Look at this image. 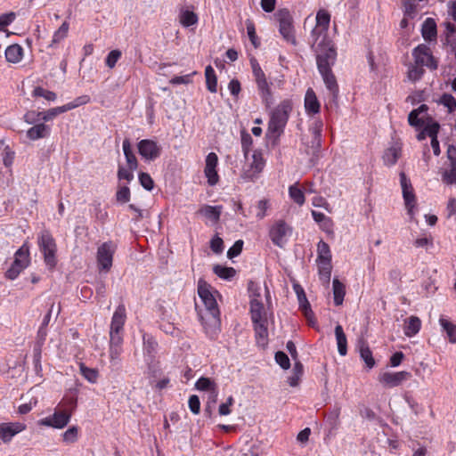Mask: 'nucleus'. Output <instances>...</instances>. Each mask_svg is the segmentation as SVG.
<instances>
[{"instance_id": "24", "label": "nucleus", "mask_w": 456, "mask_h": 456, "mask_svg": "<svg viewBox=\"0 0 456 456\" xmlns=\"http://www.w3.org/2000/svg\"><path fill=\"white\" fill-rule=\"evenodd\" d=\"M402 153V147L399 143H395L392 146H390L387 151H385L383 155V160L384 163L387 166H393L396 163L398 159L401 157Z\"/></svg>"}, {"instance_id": "48", "label": "nucleus", "mask_w": 456, "mask_h": 456, "mask_svg": "<svg viewBox=\"0 0 456 456\" xmlns=\"http://www.w3.org/2000/svg\"><path fill=\"white\" fill-rule=\"evenodd\" d=\"M439 103L446 107L449 112H452L456 109V100L449 94H444L439 100Z\"/></svg>"}, {"instance_id": "12", "label": "nucleus", "mask_w": 456, "mask_h": 456, "mask_svg": "<svg viewBox=\"0 0 456 456\" xmlns=\"http://www.w3.org/2000/svg\"><path fill=\"white\" fill-rule=\"evenodd\" d=\"M411 377V373L406 370L389 372L385 371L379 375V383L385 387H395L401 386Z\"/></svg>"}, {"instance_id": "32", "label": "nucleus", "mask_w": 456, "mask_h": 456, "mask_svg": "<svg viewBox=\"0 0 456 456\" xmlns=\"http://www.w3.org/2000/svg\"><path fill=\"white\" fill-rule=\"evenodd\" d=\"M335 336H336L338 354L340 355L344 356L347 353V340H346V334H345L341 325H337L335 327Z\"/></svg>"}, {"instance_id": "34", "label": "nucleus", "mask_w": 456, "mask_h": 456, "mask_svg": "<svg viewBox=\"0 0 456 456\" xmlns=\"http://www.w3.org/2000/svg\"><path fill=\"white\" fill-rule=\"evenodd\" d=\"M195 387L200 391H212L213 394V402L215 403L216 400L217 393L216 391L215 383L208 378L201 377L195 383Z\"/></svg>"}, {"instance_id": "15", "label": "nucleus", "mask_w": 456, "mask_h": 456, "mask_svg": "<svg viewBox=\"0 0 456 456\" xmlns=\"http://www.w3.org/2000/svg\"><path fill=\"white\" fill-rule=\"evenodd\" d=\"M412 55L415 59V63L420 66H426L431 69L437 68V63L434 59L430 49L426 45H419L414 48Z\"/></svg>"}, {"instance_id": "45", "label": "nucleus", "mask_w": 456, "mask_h": 456, "mask_svg": "<svg viewBox=\"0 0 456 456\" xmlns=\"http://www.w3.org/2000/svg\"><path fill=\"white\" fill-rule=\"evenodd\" d=\"M64 112H66L64 105L59 106L42 112L41 118L43 121L47 122L53 120L55 117Z\"/></svg>"}, {"instance_id": "18", "label": "nucleus", "mask_w": 456, "mask_h": 456, "mask_svg": "<svg viewBox=\"0 0 456 456\" xmlns=\"http://www.w3.org/2000/svg\"><path fill=\"white\" fill-rule=\"evenodd\" d=\"M400 180L405 207L407 208L408 215L410 216L411 219H412L414 215L413 208L415 206V195L413 193V189L410 180L407 179L406 175L403 173H401Z\"/></svg>"}, {"instance_id": "44", "label": "nucleus", "mask_w": 456, "mask_h": 456, "mask_svg": "<svg viewBox=\"0 0 456 456\" xmlns=\"http://www.w3.org/2000/svg\"><path fill=\"white\" fill-rule=\"evenodd\" d=\"M80 372L90 383H95L97 381L98 371L95 369L88 368L85 364L81 363Z\"/></svg>"}, {"instance_id": "46", "label": "nucleus", "mask_w": 456, "mask_h": 456, "mask_svg": "<svg viewBox=\"0 0 456 456\" xmlns=\"http://www.w3.org/2000/svg\"><path fill=\"white\" fill-rule=\"evenodd\" d=\"M77 437H78V429L75 426L70 427L62 434V440L66 444H73V443L77 442Z\"/></svg>"}, {"instance_id": "2", "label": "nucleus", "mask_w": 456, "mask_h": 456, "mask_svg": "<svg viewBox=\"0 0 456 456\" xmlns=\"http://www.w3.org/2000/svg\"><path fill=\"white\" fill-rule=\"evenodd\" d=\"M327 50L315 52L317 68L327 89L336 97L338 92V86L332 73L331 67L336 61L337 52L335 48H329Z\"/></svg>"}, {"instance_id": "47", "label": "nucleus", "mask_w": 456, "mask_h": 456, "mask_svg": "<svg viewBox=\"0 0 456 456\" xmlns=\"http://www.w3.org/2000/svg\"><path fill=\"white\" fill-rule=\"evenodd\" d=\"M33 96L36 97H43L47 101L53 102L56 100V94L44 89L43 87L37 86L33 90Z\"/></svg>"}, {"instance_id": "59", "label": "nucleus", "mask_w": 456, "mask_h": 456, "mask_svg": "<svg viewBox=\"0 0 456 456\" xmlns=\"http://www.w3.org/2000/svg\"><path fill=\"white\" fill-rule=\"evenodd\" d=\"M41 118H42V112H37V111H35V110L28 111L24 115L25 122L29 124V125L35 124V123H37L38 121H41L42 120Z\"/></svg>"}, {"instance_id": "63", "label": "nucleus", "mask_w": 456, "mask_h": 456, "mask_svg": "<svg viewBox=\"0 0 456 456\" xmlns=\"http://www.w3.org/2000/svg\"><path fill=\"white\" fill-rule=\"evenodd\" d=\"M322 126L323 123L321 120H315L309 129L311 135L315 138H321Z\"/></svg>"}, {"instance_id": "37", "label": "nucleus", "mask_w": 456, "mask_h": 456, "mask_svg": "<svg viewBox=\"0 0 456 456\" xmlns=\"http://www.w3.org/2000/svg\"><path fill=\"white\" fill-rule=\"evenodd\" d=\"M205 77H206L207 88L211 93H216L217 90V78L215 74L214 69L210 65L206 67Z\"/></svg>"}, {"instance_id": "14", "label": "nucleus", "mask_w": 456, "mask_h": 456, "mask_svg": "<svg viewBox=\"0 0 456 456\" xmlns=\"http://www.w3.org/2000/svg\"><path fill=\"white\" fill-rule=\"evenodd\" d=\"M138 152L145 160H154L161 154V146L151 139H142L137 143Z\"/></svg>"}, {"instance_id": "27", "label": "nucleus", "mask_w": 456, "mask_h": 456, "mask_svg": "<svg viewBox=\"0 0 456 456\" xmlns=\"http://www.w3.org/2000/svg\"><path fill=\"white\" fill-rule=\"evenodd\" d=\"M317 262L318 265H331V253L330 249V246L324 242L323 240H321L318 243L317 246Z\"/></svg>"}, {"instance_id": "6", "label": "nucleus", "mask_w": 456, "mask_h": 456, "mask_svg": "<svg viewBox=\"0 0 456 456\" xmlns=\"http://www.w3.org/2000/svg\"><path fill=\"white\" fill-rule=\"evenodd\" d=\"M248 290L251 297L250 314L252 322H256L267 321L265 309L260 300L262 297V289L260 287H256L254 282L250 281L248 284Z\"/></svg>"}, {"instance_id": "43", "label": "nucleus", "mask_w": 456, "mask_h": 456, "mask_svg": "<svg viewBox=\"0 0 456 456\" xmlns=\"http://www.w3.org/2000/svg\"><path fill=\"white\" fill-rule=\"evenodd\" d=\"M331 265H318L319 277L322 282L328 286L331 276Z\"/></svg>"}, {"instance_id": "10", "label": "nucleus", "mask_w": 456, "mask_h": 456, "mask_svg": "<svg viewBox=\"0 0 456 456\" xmlns=\"http://www.w3.org/2000/svg\"><path fill=\"white\" fill-rule=\"evenodd\" d=\"M38 244L44 254L46 265L51 267L54 266L56 245L52 235L48 232H43L39 237Z\"/></svg>"}, {"instance_id": "56", "label": "nucleus", "mask_w": 456, "mask_h": 456, "mask_svg": "<svg viewBox=\"0 0 456 456\" xmlns=\"http://www.w3.org/2000/svg\"><path fill=\"white\" fill-rule=\"evenodd\" d=\"M447 218L456 223V199L451 198L446 206Z\"/></svg>"}, {"instance_id": "36", "label": "nucleus", "mask_w": 456, "mask_h": 456, "mask_svg": "<svg viewBox=\"0 0 456 456\" xmlns=\"http://www.w3.org/2000/svg\"><path fill=\"white\" fill-rule=\"evenodd\" d=\"M199 213L214 222H217L221 215V207L205 205L199 210Z\"/></svg>"}, {"instance_id": "13", "label": "nucleus", "mask_w": 456, "mask_h": 456, "mask_svg": "<svg viewBox=\"0 0 456 456\" xmlns=\"http://www.w3.org/2000/svg\"><path fill=\"white\" fill-rule=\"evenodd\" d=\"M265 164L263 154L260 151H254L252 154V162L249 164L248 167L244 168L241 178L248 181H254L263 171Z\"/></svg>"}, {"instance_id": "39", "label": "nucleus", "mask_w": 456, "mask_h": 456, "mask_svg": "<svg viewBox=\"0 0 456 456\" xmlns=\"http://www.w3.org/2000/svg\"><path fill=\"white\" fill-rule=\"evenodd\" d=\"M213 271H214L215 274H216L219 278H222L224 280L232 279L236 273V271L234 268L222 266L219 265H215L213 268Z\"/></svg>"}, {"instance_id": "57", "label": "nucleus", "mask_w": 456, "mask_h": 456, "mask_svg": "<svg viewBox=\"0 0 456 456\" xmlns=\"http://www.w3.org/2000/svg\"><path fill=\"white\" fill-rule=\"evenodd\" d=\"M408 121L411 126L415 127H420L424 125L423 118H419V114L414 110L410 112Z\"/></svg>"}, {"instance_id": "5", "label": "nucleus", "mask_w": 456, "mask_h": 456, "mask_svg": "<svg viewBox=\"0 0 456 456\" xmlns=\"http://www.w3.org/2000/svg\"><path fill=\"white\" fill-rule=\"evenodd\" d=\"M126 320V308L123 305H120L113 314L110 327V338L113 344L118 345L123 343V331Z\"/></svg>"}, {"instance_id": "50", "label": "nucleus", "mask_w": 456, "mask_h": 456, "mask_svg": "<svg viewBox=\"0 0 456 456\" xmlns=\"http://www.w3.org/2000/svg\"><path fill=\"white\" fill-rule=\"evenodd\" d=\"M247 32L251 41L252 45L256 48L259 45V42L257 41V37L256 34V28L254 23L250 20H247L246 21Z\"/></svg>"}, {"instance_id": "55", "label": "nucleus", "mask_w": 456, "mask_h": 456, "mask_svg": "<svg viewBox=\"0 0 456 456\" xmlns=\"http://www.w3.org/2000/svg\"><path fill=\"white\" fill-rule=\"evenodd\" d=\"M275 362L284 370H288L290 367L289 359L282 351H278L275 354Z\"/></svg>"}, {"instance_id": "31", "label": "nucleus", "mask_w": 456, "mask_h": 456, "mask_svg": "<svg viewBox=\"0 0 456 456\" xmlns=\"http://www.w3.org/2000/svg\"><path fill=\"white\" fill-rule=\"evenodd\" d=\"M23 49L19 45H12L5 50V58L8 62L18 63L22 59Z\"/></svg>"}, {"instance_id": "33", "label": "nucleus", "mask_w": 456, "mask_h": 456, "mask_svg": "<svg viewBox=\"0 0 456 456\" xmlns=\"http://www.w3.org/2000/svg\"><path fill=\"white\" fill-rule=\"evenodd\" d=\"M333 297L336 305H341L346 295V287L339 281L338 279L334 278L332 281Z\"/></svg>"}, {"instance_id": "23", "label": "nucleus", "mask_w": 456, "mask_h": 456, "mask_svg": "<svg viewBox=\"0 0 456 456\" xmlns=\"http://www.w3.org/2000/svg\"><path fill=\"white\" fill-rule=\"evenodd\" d=\"M421 321L419 317L411 315L404 322L403 332L408 338L415 336L420 330Z\"/></svg>"}, {"instance_id": "53", "label": "nucleus", "mask_w": 456, "mask_h": 456, "mask_svg": "<svg viewBox=\"0 0 456 456\" xmlns=\"http://www.w3.org/2000/svg\"><path fill=\"white\" fill-rule=\"evenodd\" d=\"M139 181L141 185L147 191H151L154 187V182L151 175L147 173H140Z\"/></svg>"}, {"instance_id": "16", "label": "nucleus", "mask_w": 456, "mask_h": 456, "mask_svg": "<svg viewBox=\"0 0 456 456\" xmlns=\"http://www.w3.org/2000/svg\"><path fill=\"white\" fill-rule=\"evenodd\" d=\"M290 232V227L283 220H279L271 227L269 235L274 245L282 248L286 242V237Z\"/></svg>"}, {"instance_id": "4", "label": "nucleus", "mask_w": 456, "mask_h": 456, "mask_svg": "<svg viewBox=\"0 0 456 456\" xmlns=\"http://www.w3.org/2000/svg\"><path fill=\"white\" fill-rule=\"evenodd\" d=\"M30 263L29 247L25 242L14 254V260L11 267L6 271L5 276L10 280L16 279Z\"/></svg>"}, {"instance_id": "30", "label": "nucleus", "mask_w": 456, "mask_h": 456, "mask_svg": "<svg viewBox=\"0 0 456 456\" xmlns=\"http://www.w3.org/2000/svg\"><path fill=\"white\" fill-rule=\"evenodd\" d=\"M253 324L257 343L263 346H265L268 336L267 321L256 322Z\"/></svg>"}, {"instance_id": "49", "label": "nucleus", "mask_w": 456, "mask_h": 456, "mask_svg": "<svg viewBox=\"0 0 456 456\" xmlns=\"http://www.w3.org/2000/svg\"><path fill=\"white\" fill-rule=\"evenodd\" d=\"M90 102V97L88 95H82L76 98L73 102H69L64 105L66 111L73 110L81 105L86 104Z\"/></svg>"}, {"instance_id": "7", "label": "nucleus", "mask_w": 456, "mask_h": 456, "mask_svg": "<svg viewBox=\"0 0 456 456\" xmlns=\"http://www.w3.org/2000/svg\"><path fill=\"white\" fill-rule=\"evenodd\" d=\"M198 295L207 312L213 318H217L219 316V309L216 297L211 291V286L203 280H200L198 282Z\"/></svg>"}, {"instance_id": "52", "label": "nucleus", "mask_w": 456, "mask_h": 456, "mask_svg": "<svg viewBox=\"0 0 456 456\" xmlns=\"http://www.w3.org/2000/svg\"><path fill=\"white\" fill-rule=\"evenodd\" d=\"M423 69L422 66L414 64L409 68L408 70V77L410 80L416 81L419 79L423 75Z\"/></svg>"}, {"instance_id": "19", "label": "nucleus", "mask_w": 456, "mask_h": 456, "mask_svg": "<svg viewBox=\"0 0 456 456\" xmlns=\"http://www.w3.org/2000/svg\"><path fill=\"white\" fill-rule=\"evenodd\" d=\"M205 162L204 174L208 178V183L210 186H214L219 181V176L216 171L218 157L215 152H210L207 155Z\"/></svg>"}, {"instance_id": "58", "label": "nucleus", "mask_w": 456, "mask_h": 456, "mask_svg": "<svg viewBox=\"0 0 456 456\" xmlns=\"http://www.w3.org/2000/svg\"><path fill=\"white\" fill-rule=\"evenodd\" d=\"M120 56L121 52L119 50H112L106 58V65L110 69L114 68Z\"/></svg>"}, {"instance_id": "60", "label": "nucleus", "mask_w": 456, "mask_h": 456, "mask_svg": "<svg viewBox=\"0 0 456 456\" xmlns=\"http://www.w3.org/2000/svg\"><path fill=\"white\" fill-rule=\"evenodd\" d=\"M189 408L193 414H199L200 411V402L198 395H191L189 398Z\"/></svg>"}, {"instance_id": "3", "label": "nucleus", "mask_w": 456, "mask_h": 456, "mask_svg": "<svg viewBox=\"0 0 456 456\" xmlns=\"http://www.w3.org/2000/svg\"><path fill=\"white\" fill-rule=\"evenodd\" d=\"M292 110V103L289 100L282 101L272 112L268 122L267 135L276 140L283 133Z\"/></svg>"}, {"instance_id": "11", "label": "nucleus", "mask_w": 456, "mask_h": 456, "mask_svg": "<svg viewBox=\"0 0 456 456\" xmlns=\"http://www.w3.org/2000/svg\"><path fill=\"white\" fill-rule=\"evenodd\" d=\"M71 413L66 410H58L46 418H44L38 421L40 426L53 428L61 429L65 428L69 422Z\"/></svg>"}, {"instance_id": "42", "label": "nucleus", "mask_w": 456, "mask_h": 456, "mask_svg": "<svg viewBox=\"0 0 456 456\" xmlns=\"http://www.w3.org/2000/svg\"><path fill=\"white\" fill-rule=\"evenodd\" d=\"M198 21V16L195 12L191 11H184L180 16V22L184 27H190L196 24Z\"/></svg>"}, {"instance_id": "20", "label": "nucleus", "mask_w": 456, "mask_h": 456, "mask_svg": "<svg viewBox=\"0 0 456 456\" xmlns=\"http://www.w3.org/2000/svg\"><path fill=\"white\" fill-rule=\"evenodd\" d=\"M26 429V425L20 422L2 423L0 425V438L4 443H9L12 438Z\"/></svg>"}, {"instance_id": "1", "label": "nucleus", "mask_w": 456, "mask_h": 456, "mask_svg": "<svg viewBox=\"0 0 456 456\" xmlns=\"http://www.w3.org/2000/svg\"><path fill=\"white\" fill-rule=\"evenodd\" d=\"M330 15L325 10L318 11L316 14V25L311 32V45L314 52L328 51L335 48L331 39L328 37Z\"/></svg>"}, {"instance_id": "41", "label": "nucleus", "mask_w": 456, "mask_h": 456, "mask_svg": "<svg viewBox=\"0 0 456 456\" xmlns=\"http://www.w3.org/2000/svg\"><path fill=\"white\" fill-rule=\"evenodd\" d=\"M303 375V365L301 362H297L294 364L293 373L289 378V384L290 387H297Z\"/></svg>"}, {"instance_id": "61", "label": "nucleus", "mask_w": 456, "mask_h": 456, "mask_svg": "<svg viewBox=\"0 0 456 456\" xmlns=\"http://www.w3.org/2000/svg\"><path fill=\"white\" fill-rule=\"evenodd\" d=\"M233 398L232 396H229L225 403H221L218 408V413L221 416H226L231 413V406L233 404Z\"/></svg>"}, {"instance_id": "28", "label": "nucleus", "mask_w": 456, "mask_h": 456, "mask_svg": "<svg viewBox=\"0 0 456 456\" xmlns=\"http://www.w3.org/2000/svg\"><path fill=\"white\" fill-rule=\"evenodd\" d=\"M359 353L361 358L365 362L367 368L372 369L375 366L376 362L372 356V353L370 350L369 346L363 339L359 340Z\"/></svg>"}, {"instance_id": "25", "label": "nucleus", "mask_w": 456, "mask_h": 456, "mask_svg": "<svg viewBox=\"0 0 456 456\" xmlns=\"http://www.w3.org/2000/svg\"><path fill=\"white\" fill-rule=\"evenodd\" d=\"M50 127L44 123L36 124L27 131V137L30 140L45 138L49 134Z\"/></svg>"}, {"instance_id": "62", "label": "nucleus", "mask_w": 456, "mask_h": 456, "mask_svg": "<svg viewBox=\"0 0 456 456\" xmlns=\"http://www.w3.org/2000/svg\"><path fill=\"white\" fill-rule=\"evenodd\" d=\"M242 247H243L242 240H239L235 241L233 246L232 248H230L229 250L227 251V256L229 258H233V257L239 256L242 250Z\"/></svg>"}, {"instance_id": "54", "label": "nucleus", "mask_w": 456, "mask_h": 456, "mask_svg": "<svg viewBox=\"0 0 456 456\" xmlns=\"http://www.w3.org/2000/svg\"><path fill=\"white\" fill-rule=\"evenodd\" d=\"M117 201L119 203H126L130 200V190L127 186L120 187L116 193Z\"/></svg>"}, {"instance_id": "9", "label": "nucleus", "mask_w": 456, "mask_h": 456, "mask_svg": "<svg viewBox=\"0 0 456 456\" xmlns=\"http://www.w3.org/2000/svg\"><path fill=\"white\" fill-rule=\"evenodd\" d=\"M116 245L111 241L102 243L98 247L96 259L101 271L109 272L112 266Z\"/></svg>"}, {"instance_id": "21", "label": "nucleus", "mask_w": 456, "mask_h": 456, "mask_svg": "<svg viewBox=\"0 0 456 456\" xmlns=\"http://www.w3.org/2000/svg\"><path fill=\"white\" fill-rule=\"evenodd\" d=\"M320 102L314 91L308 88L305 95V109L308 114H317L320 111Z\"/></svg>"}, {"instance_id": "40", "label": "nucleus", "mask_w": 456, "mask_h": 456, "mask_svg": "<svg viewBox=\"0 0 456 456\" xmlns=\"http://www.w3.org/2000/svg\"><path fill=\"white\" fill-rule=\"evenodd\" d=\"M289 197L298 204L299 206H302L305 203V195L304 192L300 188L297 187V184H293L289 186Z\"/></svg>"}, {"instance_id": "29", "label": "nucleus", "mask_w": 456, "mask_h": 456, "mask_svg": "<svg viewBox=\"0 0 456 456\" xmlns=\"http://www.w3.org/2000/svg\"><path fill=\"white\" fill-rule=\"evenodd\" d=\"M421 33L425 40L432 41L436 38V24L434 19L428 18L424 21Z\"/></svg>"}, {"instance_id": "38", "label": "nucleus", "mask_w": 456, "mask_h": 456, "mask_svg": "<svg viewBox=\"0 0 456 456\" xmlns=\"http://www.w3.org/2000/svg\"><path fill=\"white\" fill-rule=\"evenodd\" d=\"M69 25L67 21H64L60 28L54 32L52 43L50 44V47H53L54 45L60 43L68 36Z\"/></svg>"}, {"instance_id": "8", "label": "nucleus", "mask_w": 456, "mask_h": 456, "mask_svg": "<svg viewBox=\"0 0 456 456\" xmlns=\"http://www.w3.org/2000/svg\"><path fill=\"white\" fill-rule=\"evenodd\" d=\"M279 21V30L283 38L292 44L296 45V37L294 35V28L292 25V17L287 9L279 10L276 13Z\"/></svg>"}, {"instance_id": "26", "label": "nucleus", "mask_w": 456, "mask_h": 456, "mask_svg": "<svg viewBox=\"0 0 456 456\" xmlns=\"http://www.w3.org/2000/svg\"><path fill=\"white\" fill-rule=\"evenodd\" d=\"M299 309L304 313L305 317L307 319L310 325L314 326L316 323L314 314L311 309L310 303L308 302L305 293L297 297Z\"/></svg>"}, {"instance_id": "22", "label": "nucleus", "mask_w": 456, "mask_h": 456, "mask_svg": "<svg viewBox=\"0 0 456 456\" xmlns=\"http://www.w3.org/2000/svg\"><path fill=\"white\" fill-rule=\"evenodd\" d=\"M123 152L126 160L128 169L134 171L138 167L137 159L132 150L131 142L128 139H125L122 143Z\"/></svg>"}, {"instance_id": "51", "label": "nucleus", "mask_w": 456, "mask_h": 456, "mask_svg": "<svg viewBox=\"0 0 456 456\" xmlns=\"http://www.w3.org/2000/svg\"><path fill=\"white\" fill-rule=\"evenodd\" d=\"M442 181L448 184H456V169L450 167L449 170H444L442 173Z\"/></svg>"}, {"instance_id": "35", "label": "nucleus", "mask_w": 456, "mask_h": 456, "mask_svg": "<svg viewBox=\"0 0 456 456\" xmlns=\"http://www.w3.org/2000/svg\"><path fill=\"white\" fill-rule=\"evenodd\" d=\"M439 323L443 330L446 332L450 342L456 343V325L444 317L439 319Z\"/></svg>"}, {"instance_id": "64", "label": "nucleus", "mask_w": 456, "mask_h": 456, "mask_svg": "<svg viewBox=\"0 0 456 456\" xmlns=\"http://www.w3.org/2000/svg\"><path fill=\"white\" fill-rule=\"evenodd\" d=\"M447 158L450 161V167L456 169V147L449 145L447 148Z\"/></svg>"}, {"instance_id": "17", "label": "nucleus", "mask_w": 456, "mask_h": 456, "mask_svg": "<svg viewBox=\"0 0 456 456\" xmlns=\"http://www.w3.org/2000/svg\"><path fill=\"white\" fill-rule=\"evenodd\" d=\"M253 74L256 82L257 89L263 99V102L265 103L266 106H270L273 103V95L270 85L267 82L264 71L262 70V69H259L256 71L253 72Z\"/></svg>"}]
</instances>
